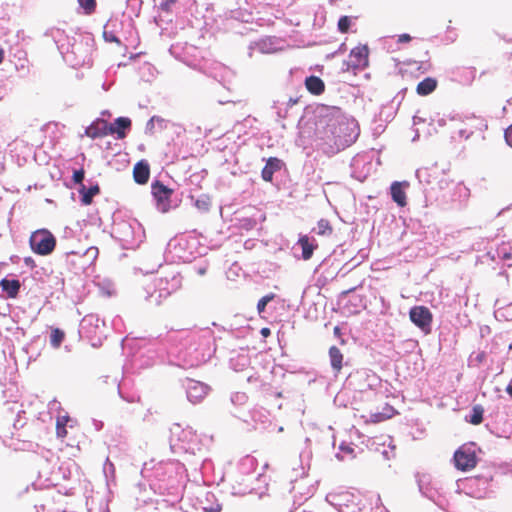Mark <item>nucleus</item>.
Segmentation results:
<instances>
[{
    "instance_id": "f8f14e48",
    "label": "nucleus",
    "mask_w": 512,
    "mask_h": 512,
    "mask_svg": "<svg viewBox=\"0 0 512 512\" xmlns=\"http://www.w3.org/2000/svg\"><path fill=\"white\" fill-rule=\"evenodd\" d=\"M306 89L313 95H321L325 90L323 80L317 76H309L305 79Z\"/></svg>"
},
{
    "instance_id": "c9c22d12",
    "label": "nucleus",
    "mask_w": 512,
    "mask_h": 512,
    "mask_svg": "<svg viewBox=\"0 0 512 512\" xmlns=\"http://www.w3.org/2000/svg\"><path fill=\"white\" fill-rule=\"evenodd\" d=\"M206 272H207V268H206V267H200V268H198V270H197V273H198L199 275H201V276L205 275V274H206Z\"/></svg>"
},
{
    "instance_id": "4468645a",
    "label": "nucleus",
    "mask_w": 512,
    "mask_h": 512,
    "mask_svg": "<svg viewBox=\"0 0 512 512\" xmlns=\"http://www.w3.org/2000/svg\"><path fill=\"white\" fill-rule=\"evenodd\" d=\"M391 196L394 202L398 204L400 207H404L407 204V197L406 192L404 191L402 187V183L400 182H393L391 187Z\"/></svg>"
},
{
    "instance_id": "cd10ccee",
    "label": "nucleus",
    "mask_w": 512,
    "mask_h": 512,
    "mask_svg": "<svg viewBox=\"0 0 512 512\" xmlns=\"http://www.w3.org/2000/svg\"><path fill=\"white\" fill-rule=\"evenodd\" d=\"M112 125H114L115 128L125 132L124 130L128 129L131 126V120L126 117H119L115 120V122Z\"/></svg>"
},
{
    "instance_id": "1a4fd4ad",
    "label": "nucleus",
    "mask_w": 512,
    "mask_h": 512,
    "mask_svg": "<svg viewBox=\"0 0 512 512\" xmlns=\"http://www.w3.org/2000/svg\"><path fill=\"white\" fill-rule=\"evenodd\" d=\"M298 244L302 249V258L309 260L313 256V252L317 249L318 245L314 239H310L307 235L300 236Z\"/></svg>"
},
{
    "instance_id": "a211bd4d",
    "label": "nucleus",
    "mask_w": 512,
    "mask_h": 512,
    "mask_svg": "<svg viewBox=\"0 0 512 512\" xmlns=\"http://www.w3.org/2000/svg\"><path fill=\"white\" fill-rule=\"evenodd\" d=\"M0 286H1L2 290L7 293V296L9 298H16V296L18 295L19 290H20V282H19V280H16V279H13V280L3 279L0 282Z\"/></svg>"
},
{
    "instance_id": "20e7f679",
    "label": "nucleus",
    "mask_w": 512,
    "mask_h": 512,
    "mask_svg": "<svg viewBox=\"0 0 512 512\" xmlns=\"http://www.w3.org/2000/svg\"><path fill=\"white\" fill-rule=\"evenodd\" d=\"M368 64L369 49L367 45H358L350 51L347 62L348 69L362 70L368 67Z\"/></svg>"
},
{
    "instance_id": "b1692460",
    "label": "nucleus",
    "mask_w": 512,
    "mask_h": 512,
    "mask_svg": "<svg viewBox=\"0 0 512 512\" xmlns=\"http://www.w3.org/2000/svg\"><path fill=\"white\" fill-rule=\"evenodd\" d=\"M497 256L501 260H509L512 258V247L507 243H502L498 246Z\"/></svg>"
},
{
    "instance_id": "5701e85b",
    "label": "nucleus",
    "mask_w": 512,
    "mask_h": 512,
    "mask_svg": "<svg viewBox=\"0 0 512 512\" xmlns=\"http://www.w3.org/2000/svg\"><path fill=\"white\" fill-rule=\"evenodd\" d=\"M484 409L481 405H475L472 408V413L469 422L473 425H479L483 421Z\"/></svg>"
},
{
    "instance_id": "6ab92c4d",
    "label": "nucleus",
    "mask_w": 512,
    "mask_h": 512,
    "mask_svg": "<svg viewBox=\"0 0 512 512\" xmlns=\"http://www.w3.org/2000/svg\"><path fill=\"white\" fill-rule=\"evenodd\" d=\"M211 203L212 199L208 194H202L195 200L196 208L202 213H206L210 210Z\"/></svg>"
},
{
    "instance_id": "f3484780",
    "label": "nucleus",
    "mask_w": 512,
    "mask_h": 512,
    "mask_svg": "<svg viewBox=\"0 0 512 512\" xmlns=\"http://www.w3.org/2000/svg\"><path fill=\"white\" fill-rule=\"evenodd\" d=\"M396 413V410L393 406L389 404H385L382 408V411L372 413L370 415V422L372 423H379L382 421H385L387 419L392 418Z\"/></svg>"
},
{
    "instance_id": "6e6552de",
    "label": "nucleus",
    "mask_w": 512,
    "mask_h": 512,
    "mask_svg": "<svg viewBox=\"0 0 512 512\" xmlns=\"http://www.w3.org/2000/svg\"><path fill=\"white\" fill-rule=\"evenodd\" d=\"M150 177V168L149 165L144 162L140 161L135 164L133 168V178L136 183L138 184H146Z\"/></svg>"
},
{
    "instance_id": "0eeeda50",
    "label": "nucleus",
    "mask_w": 512,
    "mask_h": 512,
    "mask_svg": "<svg viewBox=\"0 0 512 512\" xmlns=\"http://www.w3.org/2000/svg\"><path fill=\"white\" fill-rule=\"evenodd\" d=\"M338 132V121L334 118L325 120V125L322 129H318L320 139L324 141H332L336 138Z\"/></svg>"
},
{
    "instance_id": "aec40b11",
    "label": "nucleus",
    "mask_w": 512,
    "mask_h": 512,
    "mask_svg": "<svg viewBox=\"0 0 512 512\" xmlns=\"http://www.w3.org/2000/svg\"><path fill=\"white\" fill-rule=\"evenodd\" d=\"M65 338V333L59 328H53L50 335V344L54 348H59Z\"/></svg>"
},
{
    "instance_id": "423d86ee",
    "label": "nucleus",
    "mask_w": 512,
    "mask_h": 512,
    "mask_svg": "<svg viewBox=\"0 0 512 512\" xmlns=\"http://www.w3.org/2000/svg\"><path fill=\"white\" fill-rule=\"evenodd\" d=\"M187 397L193 404L200 403L208 395L210 387L200 381L189 379L187 381Z\"/></svg>"
},
{
    "instance_id": "a878e982",
    "label": "nucleus",
    "mask_w": 512,
    "mask_h": 512,
    "mask_svg": "<svg viewBox=\"0 0 512 512\" xmlns=\"http://www.w3.org/2000/svg\"><path fill=\"white\" fill-rule=\"evenodd\" d=\"M351 23H352L351 17H349V16L340 17V19L338 21V30L341 33H347L349 31Z\"/></svg>"
},
{
    "instance_id": "9d476101",
    "label": "nucleus",
    "mask_w": 512,
    "mask_h": 512,
    "mask_svg": "<svg viewBox=\"0 0 512 512\" xmlns=\"http://www.w3.org/2000/svg\"><path fill=\"white\" fill-rule=\"evenodd\" d=\"M281 169V161L278 158L270 157L264 168L262 169L261 175L263 180L270 182L272 181L273 174L275 171Z\"/></svg>"
},
{
    "instance_id": "4c0bfd02",
    "label": "nucleus",
    "mask_w": 512,
    "mask_h": 512,
    "mask_svg": "<svg viewBox=\"0 0 512 512\" xmlns=\"http://www.w3.org/2000/svg\"><path fill=\"white\" fill-rule=\"evenodd\" d=\"M4 60V50L2 48H0V64L3 62Z\"/></svg>"
},
{
    "instance_id": "e433bc0d",
    "label": "nucleus",
    "mask_w": 512,
    "mask_h": 512,
    "mask_svg": "<svg viewBox=\"0 0 512 512\" xmlns=\"http://www.w3.org/2000/svg\"><path fill=\"white\" fill-rule=\"evenodd\" d=\"M333 332H334V335H335V336H340V335H341V329H340V327H338V326L334 327Z\"/></svg>"
},
{
    "instance_id": "c756f323",
    "label": "nucleus",
    "mask_w": 512,
    "mask_h": 512,
    "mask_svg": "<svg viewBox=\"0 0 512 512\" xmlns=\"http://www.w3.org/2000/svg\"><path fill=\"white\" fill-rule=\"evenodd\" d=\"M504 138L507 145L512 148V124L505 129Z\"/></svg>"
},
{
    "instance_id": "7ed1b4c3",
    "label": "nucleus",
    "mask_w": 512,
    "mask_h": 512,
    "mask_svg": "<svg viewBox=\"0 0 512 512\" xmlns=\"http://www.w3.org/2000/svg\"><path fill=\"white\" fill-rule=\"evenodd\" d=\"M85 134L92 139L101 138L109 134H116L118 139H123L126 136L125 132L102 119H98L88 126Z\"/></svg>"
},
{
    "instance_id": "dca6fc26",
    "label": "nucleus",
    "mask_w": 512,
    "mask_h": 512,
    "mask_svg": "<svg viewBox=\"0 0 512 512\" xmlns=\"http://www.w3.org/2000/svg\"><path fill=\"white\" fill-rule=\"evenodd\" d=\"M438 82L435 78L427 77L418 83L416 92L420 96H427L437 88Z\"/></svg>"
},
{
    "instance_id": "f704fd0d",
    "label": "nucleus",
    "mask_w": 512,
    "mask_h": 512,
    "mask_svg": "<svg viewBox=\"0 0 512 512\" xmlns=\"http://www.w3.org/2000/svg\"><path fill=\"white\" fill-rule=\"evenodd\" d=\"M506 392L509 396L512 397V378H511V381L509 382V384L507 385L506 387Z\"/></svg>"
},
{
    "instance_id": "39448f33",
    "label": "nucleus",
    "mask_w": 512,
    "mask_h": 512,
    "mask_svg": "<svg viewBox=\"0 0 512 512\" xmlns=\"http://www.w3.org/2000/svg\"><path fill=\"white\" fill-rule=\"evenodd\" d=\"M454 462L458 470L468 471L477 464V457L474 451L465 448H459L454 453Z\"/></svg>"
},
{
    "instance_id": "2eb2a0df",
    "label": "nucleus",
    "mask_w": 512,
    "mask_h": 512,
    "mask_svg": "<svg viewBox=\"0 0 512 512\" xmlns=\"http://www.w3.org/2000/svg\"><path fill=\"white\" fill-rule=\"evenodd\" d=\"M79 193L81 195V203L85 206L92 204L93 197L100 193V187L98 184H95L89 188H86L85 185L79 188Z\"/></svg>"
},
{
    "instance_id": "58836bf2",
    "label": "nucleus",
    "mask_w": 512,
    "mask_h": 512,
    "mask_svg": "<svg viewBox=\"0 0 512 512\" xmlns=\"http://www.w3.org/2000/svg\"><path fill=\"white\" fill-rule=\"evenodd\" d=\"M25 263L26 264L33 263V260L31 258H26Z\"/></svg>"
},
{
    "instance_id": "412c9836",
    "label": "nucleus",
    "mask_w": 512,
    "mask_h": 512,
    "mask_svg": "<svg viewBox=\"0 0 512 512\" xmlns=\"http://www.w3.org/2000/svg\"><path fill=\"white\" fill-rule=\"evenodd\" d=\"M69 420L68 416H61L57 418L56 421V435L58 438H65L67 436L66 425Z\"/></svg>"
},
{
    "instance_id": "72a5a7b5",
    "label": "nucleus",
    "mask_w": 512,
    "mask_h": 512,
    "mask_svg": "<svg viewBox=\"0 0 512 512\" xmlns=\"http://www.w3.org/2000/svg\"><path fill=\"white\" fill-rule=\"evenodd\" d=\"M260 333H261V335L263 337L266 338V337H268L271 334V331H270V329L268 327H264V328L261 329Z\"/></svg>"
},
{
    "instance_id": "ddd939ff",
    "label": "nucleus",
    "mask_w": 512,
    "mask_h": 512,
    "mask_svg": "<svg viewBox=\"0 0 512 512\" xmlns=\"http://www.w3.org/2000/svg\"><path fill=\"white\" fill-rule=\"evenodd\" d=\"M329 358L333 371L339 374L343 368V354L336 346H331L329 349Z\"/></svg>"
},
{
    "instance_id": "ea45409f",
    "label": "nucleus",
    "mask_w": 512,
    "mask_h": 512,
    "mask_svg": "<svg viewBox=\"0 0 512 512\" xmlns=\"http://www.w3.org/2000/svg\"><path fill=\"white\" fill-rule=\"evenodd\" d=\"M354 289H355V288H351V289H349V290L345 291V292H344V294L350 293V292L354 291Z\"/></svg>"
},
{
    "instance_id": "393cba45",
    "label": "nucleus",
    "mask_w": 512,
    "mask_h": 512,
    "mask_svg": "<svg viewBox=\"0 0 512 512\" xmlns=\"http://www.w3.org/2000/svg\"><path fill=\"white\" fill-rule=\"evenodd\" d=\"M78 3L87 15L92 14L96 9V0H78Z\"/></svg>"
},
{
    "instance_id": "f257e3e1",
    "label": "nucleus",
    "mask_w": 512,
    "mask_h": 512,
    "mask_svg": "<svg viewBox=\"0 0 512 512\" xmlns=\"http://www.w3.org/2000/svg\"><path fill=\"white\" fill-rule=\"evenodd\" d=\"M29 244L34 253L46 256L54 251L56 238L50 231L40 229L31 234Z\"/></svg>"
},
{
    "instance_id": "2f4dec72",
    "label": "nucleus",
    "mask_w": 512,
    "mask_h": 512,
    "mask_svg": "<svg viewBox=\"0 0 512 512\" xmlns=\"http://www.w3.org/2000/svg\"><path fill=\"white\" fill-rule=\"evenodd\" d=\"M412 40V37L407 34V33H404V34H400L398 36V39H397V42L398 43H408Z\"/></svg>"
},
{
    "instance_id": "7c9ffc66",
    "label": "nucleus",
    "mask_w": 512,
    "mask_h": 512,
    "mask_svg": "<svg viewBox=\"0 0 512 512\" xmlns=\"http://www.w3.org/2000/svg\"><path fill=\"white\" fill-rule=\"evenodd\" d=\"M177 2V0H163L161 3V9L169 11L170 8Z\"/></svg>"
},
{
    "instance_id": "4be33fe9",
    "label": "nucleus",
    "mask_w": 512,
    "mask_h": 512,
    "mask_svg": "<svg viewBox=\"0 0 512 512\" xmlns=\"http://www.w3.org/2000/svg\"><path fill=\"white\" fill-rule=\"evenodd\" d=\"M333 233L330 222L326 219H320L317 223V234L321 236H329Z\"/></svg>"
},
{
    "instance_id": "9b49d317",
    "label": "nucleus",
    "mask_w": 512,
    "mask_h": 512,
    "mask_svg": "<svg viewBox=\"0 0 512 512\" xmlns=\"http://www.w3.org/2000/svg\"><path fill=\"white\" fill-rule=\"evenodd\" d=\"M151 189L152 195L158 202L168 201L172 194V190L159 181L153 183Z\"/></svg>"
},
{
    "instance_id": "bb28decb",
    "label": "nucleus",
    "mask_w": 512,
    "mask_h": 512,
    "mask_svg": "<svg viewBox=\"0 0 512 512\" xmlns=\"http://www.w3.org/2000/svg\"><path fill=\"white\" fill-rule=\"evenodd\" d=\"M274 298H275V294H273V293H270V294H267V295L263 296V297L258 301V303H257V311H258L259 313L264 312V310H265V308H266L267 304H268L269 302H271Z\"/></svg>"
},
{
    "instance_id": "f03ea898",
    "label": "nucleus",
    "mask_w": 512,
    "mask_h": 512,
    "mask_svg": "<svg viewBox=\"0 0 512 512\" xmlns=\"http://www.w3.org/2000/svg\"><path fill=\"white\" fill-rule=\"evenodd\" d=\"M409 318L411 322L425 334L431 332L433 314L426 306L419 305L412 307L409 311Z\"/></svg>"
},
{
    "instance_id": "c85d7f7f",
    "label": "nucleus",
    "mask_w": 512,
    "mask_h": 512,
    "mask_svg": "<svg viewBox=\"0 0 512 512\" xmlns=\"http://www.w3.org/2000/svg\"><path fill=\"white\" fill-rule=\"evenodd\" d=\"M84 177H85V171L83 168H81L79 170L74 171L72 179H73L74 183L80 184V187H82V185H84L83 184Z\"/></svg>"
},
{
    "instance_id": "473e14b6",
    "label": "nucleus",
    "mask_w": 512,
    "mask_h": 512,
    "mask_svg": "<svg viewBox=\"0 0 512 512\" xmlns=\"http://www.w3.org/2000/svg\"><path fill=\"white\" fill-rule=\"evenodd\" d=\"M98 248L97 247H90L86 250V254L93 257L94 259L98 256Z\"/></svg>"
}]
</instances>
